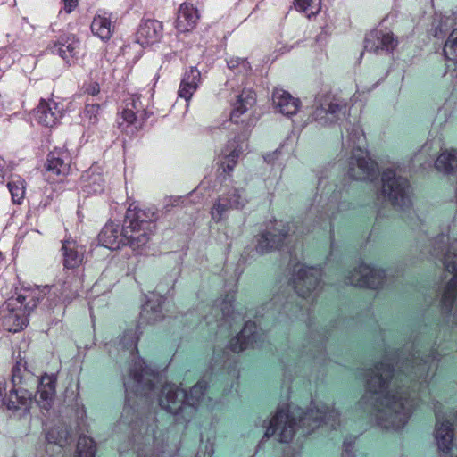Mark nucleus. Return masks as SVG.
Here are the masks:
<instances>
[{
	"mask_svg": "<svg viewBox=\"0 0 457 457\" xmlns=\"http://www.w3.org/2000/svg\"><path fill=\"white\" fill-rule=\"evenodd\" d=\"M316 410L311 409L303 413L300 408L292 411L279 409L270 421V426L265 431V436H276L279 442L287 443L292 440L296 431V420L300 426L306 428V433H310L320 427L322 421L330 423L335 428L337 411L328 406H316Z\"/></svg>",
	"mask_w": 457,
	"mask_h": 457,
	"instance_id": "nucleus-2",
	"label": "nucleus"
},
{
	"mask_svg": "<svg viewBox=\"0 0 457 457\" xmlns=\"http://www.w3.org/2000/svg\"><path fill=\"white\" fill-rule=\"evenodd\" d=\"M79 41L71 34H64L53 43L52 53L60 55L68 64L74 63L78 59Z\"/></svg>",
	"mask_w": 457,
	"mask_h": 457,
	"instance_id": "nucleus-16",
	"label": "nucleus"
},
{
	"mask_svg": "<svg viewBox=\"0 0 457 457\" xmlns=\"http://www.w3.org/2000/svg\"><path fill=\"white\" fill-rule=\"evenodd\" d=\"M275 108L286 116L295 114L300 107V101L293 97L288 92L277 88L272 95Z\"/></svg>",
	"mask_w": 457,
	"mask_h": 457,
	"instance_id": "nucleus-20",
	"label": "nucleus"
},
{
	"mask_svg": "<svg viewBox=\"0 0 457 457\" xmlns=\"http://www.w3.org/2000/svg\"><path fill=\"white\" fill-rule=\"evenodd\" d=\"M346 106V103L336 95H321L317 98L313 120L321 126L330 125L345 115Z\"/></svg>",
	"mask_w": 457,
	"mask_h": 457,
	"instance_id": "nucleus-7",
	"label": "nucleus"
},
{
	"mask_svg": "<svg viewBox=\"0 0 457 457\" xmlns=\"http://www.w3.org/2000/svg\"><path fill=\"white\" fill-rule=\"evenodd\" d=\"M69 433L66 428L56 427L51 428L46 436L47 447L53 446L56 448L57 453H61L62 445L67 442Z\"/></svg>",
	"mask_w": 457,
	"mask_h": 457,
	"instance_id": "nucleus-36",
	"label": "nucleus"
},
{
	"mask_svg": "<svg viewBox=\"0 0 457 457\" xmlns=\"http://www.w3.org/2000/svg\"><path fill=\"white\" fill-rule=\"evenodd\" d=\"M71 162V157L66 149H54L47 155L46 168L50 176L62 180L70 173Z\"/></svg>",
	"mask_w": 457,
	"mask_h": 457,
	"instance_id": "nucleus-12",
	"label": "nucleus"
},
{
	"mask_svg": "<svg viewBox=\"0 0 457 457\" xmlns=\"http://www.w3.org/2000/svg\"><path fill=\"white\" fill-rule=\"evenodd\" d=\"M5 400L4 405L10 410L26 409L31 403V394L26 389L13 386Z\"/></svg>",
	"mask_w": 457,
	"mask_h": 457,
	"instance_id": "nucleus-31",
	"label": "nucleus"
},
{
	"mask_svg": "<svg viewBox=\"0 0 457 457\" xmlns=\"http://www.w3.org/2000/svg\"><path fill=\"white\" fill-rule=\"evenodd\" d=\"M28 374L29 370L27 369V361L25 360V356H21V353H19L12 370V383L13 386H18L20 384H21L23 378Z\"/></svg>",
	"mask_w": 457,
	"mask_h": 457,
	"instance_id": "nucleus-39",
	"label": "nucleus"
},
{
	"mask_svg": "<svg viewBox=\"0 0 457 457\" xmlns=\"http://www.w3.org/2000/svg\"><path fill=\"white\" fill-rule=\"evenodd\" d=\"M86 91L88 95L96 96L100 92V86L96 82L90 83Z\"/></svg>",
	"mask_w": 457,
	"mask_h": 457,
	"instance_id": "nucleus-51",
	"label": "nucleus"
},
{
	"mask_svg": "<svg viewBox=\"0 0 457 457\" xmlns=\"http://www.w3.org/2000/svg\"><path fill=\"white\" fill-rule=\"evenodd\" d=\"M91 31L94 35H96L102 40H107L112 36V22L108 18L104 16H95L91 23Z\"/></svg>",
	"mask_w": 457,
	"mask_h": 457,
	"instance_id": "nucleus-34",
	"label": "nucleus"
},
{
	"mask_svg": "<svg viewBox=\"0 0 457 457\" xmlns=\"http://www.w3.org/2000/svg\"><path fill=\"white\" fill-rule=\"evenodd\" d=\"M155 220L156 213L154 212L130 205L126 212L123 224L125 245L129 246L137 253H141L148 245L154 234Z\"/></svg>",
	"mask_w": 457,
	"mask_h": 457,
	"instance_id": "nucleus-3",
	"label": "nucleus"
},
{
	"mask_svg": "<svg viewBox=\"0 0 457 457\" xmlns=\"http://www.w3.org/2000/svg\"><path fill=\"white\" fill-rule=\"evenodd\" d=\"M138 341V337L137 336L136 331L129 330L127 331L123 337L119 341V346L123 352H129L130 355H134V353L137 352V345Z\"/></svg>",
	"mask_w": 457,
	"mask_h": 457,
	"instance_id": "nucleus-43",
	"label": "nucleus"
},
{
	"mask_svg": "<svg viewBox=\"0 0 457 457\" xmlns=\"http://www.w3.org/2000/svg\"><path fill=\"white\" fill-rule=\"evenodd\" d=\"M163 303L164 298L162 295L153 294L143 306L141 318L148 323L162 320V305Z\"/></svg>",
	"mask_w": 457,
	"mask_h": 457,
	"instance_id": "nucleus-28",
	"label": "nucleus"
},
{
	"mask_svg": "<svg viewBox=\"0 0 457 457\" xmlns=\"http://www.w3.org/2000/svg\"><path fill=\"white\" fill-rule=\"evenodd\" d=\"M371 404V420L386 430L402 429L411 418L416 403L408 388L397 384V378L388 363L376 365L368 374L366 393L358 402L361 408Z\"/></svg>",
	"mask_w": 457,
	"mask_h": 457,
	"instance_id": "nucleus-1",
	"label": "nucleus"
},
{
	"mask_svg": "<svg viewBox=\"0 0 457 457\" xmlns=\"http://www.w3.org/2000/svg\"><path fill=\"white\" fill-rule=\"evenodd\" d=\"M62 116V110L54 100L42 99L37 107L36 118L46 127H54Z\"/></svg>",
	"mask_w": 457,
	"mask_h": 457,
	"instance_id": "nucleus-17",
	"label": "nucleus"
},
{
	"mask_svg": "<svg viewBox=\"0 0 457 457\" xmlns=\"http://www.w3.org/2000/svg\"><path fill=\"white\" fill-rule=\"evenodd\" d=\"M230 306H231L230 302L224 303L223 306L221 307V310H222L224 315H228Z\"/></svg>",
	"mask_w": 457,
	"mask_h": 457,
	"instance_id": "nucleus-54",
	"label": "nucleus"
},
{
	"mask_svg": "<svg viewBox=\"0 0 457 457\" xmlns=\"http://www.w3.org/2000/svg\"><path fill=\"white\" fill-rule=\"evenodd\" d=\"M6 390L5 382L0 381V405L4 404L5 397H4V393Z\"/></svg>",
	"mask_w": 457,
	"mask_h": 457,
	"instance_id": "nucleus-53",
	"label": "nucleus"
},
{
	"mask_svg": "<svg viewBox=\"0 0 457 457\" xmlns=\"http://www.w3.org/2000/svg\"><path fill=\"white\" fill-rule=\"evenodd\" d=\"M435 167L441 172L453 173L457 170V151L454 149L443 151L437 157Z\"/></svg>",
	"mask_w": 457,
	"mask_h": 457,
	"instance_id": "nucleus-33",
	"label": "nucleus"
},
{
	"mask_svg": "<svg viewBox=\"0 0 457 457\" xmlns=\"http://www.w3.org/2000/svg\"><path fill=\"white\" fill-rule=\"evenodd\" d=\"M353 137H354L353 139V144H355V143L361 144V142L364 139V135H363L362 131L359 130V129H355Z\"/></svg>",
	"mask_w": 457,
	"mask_h": 457,
	"instance_id": "nucleus-52",
	"label": "nucleus"
},
{
	"mask_svg": "<svg viewBox=\"0 0 457 457\" xmlns=\"http://www.w3.org/2000/svg\"><path fill=\"white\" fill-rule=\"evenodd\" d=\"M256 325L253 322H247L238 335L229 342V348L235 353H239L255 342Z\"/></svg>",
	"mask_w": 457,
	"mask_h": 457,
	"instance_id": "nucleus-25",
	"label": "nucleus"
},
{
	"mask_svg": "<svg viewBox=\"0 0 457 457\" xmlns=\"http://www.w3.org/2000/svg\"><path fill=\"white\" fill-rule=\"evenodd\" d=\"M80 281L75 276H68L61 285V297L64 302H71L79 295Z\"/></svg>",
	"mask_w": 457,
	"mask_h": 457,
	"instance_id": "nucleus-35",
	"label": "nucleus"
},
{
	"mask_svg": "<svg viewBox=\"0 0 457 457\" xmlns=\"http://www.w3.org/2000/svg\"><path fill=\"white\" fill-rule=\"evenodd\" d=\"M100 108L98 104H87L82 114L83 122L88 126L96 124L99 120Z\"/></svg>",
	"mask_w": 457,
	"mask_h": 457,
	"instance_id": "nucleus-45",
	"label": "nucleus"
},
{
	"mask_svg": "<svg viewBox=\"0 0 457 457\" xmlns=\"http://www.w3.org/2000/svg\"><path fill=\"white\" fill-rule=\"evenodd\" d=\"M56 378L53 375L42 376L37 386V402L45 409H48L55 395Z\"/></svg>",
	"mask_w": 457,
	"mask_h": 457,
	"instance_id": "nucleus-26",
	"label": "nucleus"
},
{
	"mask_svg": "<svg viewBox=\"0 0 457 457\" xmlns=\"http://www.w3.org/2000/svg\"><path fill=\"white\" fill-rule=\"evenodd\" d=\"M207 384L204 380L198 381L188 393H186L185 403L191 407L198 406L204 398Z\"/></svg>",
	"mask_w": 457,
	"mask_h": 457,
	"instance_id": "nucleus-37",
	"label": "nucleus"
},
{
	"mask_svg": "<svg viewBox=\"0 0 457 457\" xmlns=\"http://www.w3.org/2000/svg\"><path fill=\"white\" fill-rule=\"evenodd\" d=\"M386 277L385 270L366 263H361L346 277V283L355 287L376 289L382 286Z\"/></svg>",
	"mask_w": 457,
	"mask_h": 457,
	"instance_id": "nucleus-8",
	"label": "nucleus"
},
{
	"mask_svg": "<svg viewBox=\"0 0 457 457\" xmlns=\"http://www.w3.org/2000/svg\"><path fill=\"white\" fill-rule=\"evenodd\" d=\"M295 6L307 17H311L320 11L321 0H295Z\"/></svg>",
	"mask_w": 457,
	"mask_h": 457,
	"instance_id": "nucleus-42",
	"label": "nucleus"
},
{
	"mask_svg": "<svg viewBox=\"0 0 457 457\" xmlns=\"http://www.w3.org/2000/svg\"><path fill=\"white\" fill-rule=\"evenodd\" d=\"M278 154V151H276V152H274V154H272V156H273V155H277Z\"/></svg>",
	"mask_w": 457,
	"mask_h": 457,
	"instance_id": "nucleus-56",
	"label": "nucleus"
},
{
	"mask_svg": "<svg viewBox=\"0 0 457 457\" xmlns=\"http://www.w3.org/2000/svg\"><path fill=\"white\" fill-rule=\"evenodd\" d=\"M449 241V236L445 234L438 235L432 241V246L434 252L442 249L446 243Z\"/></svg>",
	"mask_w": 457,
	"mask_h": 457,
	"instance_id": "nucleus-48",
	"label": "nucleus"
},
{
	"mask_svg": "<svg viewBox=\"0 0 457 457\" xmlns=\"http://www.w3.org/2000/svg\"><path fill=\"white\" fill-rule=\"evenodd\" d=\"M231 208L225 201V196L216 200L211 211V217L215 222H220Z\"/></svg>",
	"mask_w": 457,
	"mask_h": 457,
	"instance_id": "nucleus-46",
	"label": "nucleus"
},
{
	"mask_svg": "<svg viewBox=\"0 0 457 457\" xmlns=\"http://www.w3.org/2000/svg\"><path fill=\"white\" fill-rule=\"evenodd\" d=\"M200 15L198 10L189 3L180 4L176 20V29L179 32L192 31L197 25Z\"/></svg>",
	"mask_w": 457,
	"mask_h": 457,
	"instance_id": "nucleus-18",
	"label": "nucleus"
},
{
	"mask_svg": "<svg viewBox=\"0 0 457 457\" xmlns=\"http://www.w3.org/2000/svg\"><path fill=\"white\" fill-rule=\"evenodd\" d=\"M444 54L448 61L457 62V29H453L444 46Z\"/></svg>",
	"mask_w": 457,
	"mask_h": 457,
	"instance_id": "nucleus-44",
	"label": "nucleus"
},
{
	"mask_svg": "<svg viewBox=\"0 0 457 457\" xmlns=\"http://www.w3.org/2000/svg\"><path fill=\"white\" fill-rule=\"evenodd\" d=\"M63 265L67 269L79 267L84 258L85 249L75 240L67 239L62 244Z\"/></svg>",
	"mask_w": 457,
	"mask_h": 457,
	"instance_id": "nucleus-21",
	"label": "nucleus"
},
{
	"mask_svg": "<svg viewBox=\"0 0 457 457\" xmlns=\"http://www.w3.org/2000/svg\"><path fill=\"white\" fill-rule=\"evenodd\" d=\"M255 100L256 96L252 89H244L233 104L230 119L235 122H238L237 118L251 109L254 105Z\"/></svg>",
	"mask_w": 457,
	"mask_h": 457,
	"instance_id": "nucleus-29",
	"label": "nucleus"
},
{
	"mask_svg": "<svg viewBox=\"0 0 457 457\" xmlns=\"http://www.w3.org/2000/svg\"><path fill=\"white\" fill-rule=\"evenodd\" d=\"M99 240L109 249H119L121 245H125L123 228L120 229L118 224L109 222L103 228Z\"/></svg>",
	"mask_w": 457,
	"mask_h": 457,
	"instance_id": "nucleus-22",
	"label": "nucleus"
},
{
	"mask_svg": "<svg viewBox=\"0 0 457 457\" xmlns=\"http://www.w3.org/2000/svg\"><path fill=\"white\" fill-rule=\"evenodd\" d=\"M63 10L66 13H71L78 5V0H62Z\"/></svg>",
	"mask_w": 457,
	"mask_h": 457,
	"instance_id": "nucleus-50",
	"label": "nucleus"
},
{
	"mask_svg": "<svg viewBox=\"0 0 457 457\" xmlns=\"http://www.w3.org/2000/svg\"><path fill=\"white\" fill-rule=\"evenodd\" d=\"M225 201L231 209H243L248 203V199L244 190L232 189L225 195Z\"/></svg>",
	"mask_w": 457,
	"mask_h": 457,
	"instance_id": "nucleus-40",
	"label": "nucleus"
},
{
	"mask_svg": "<svg viewBox=\"0 0 457 457\" xmlns=\"http://www.w3.org/2000/svg\"><path fill=\"white\" fill-rule=\"evenodd\" d=\"M377 172L376 163L361 146L356 147L350 159L348 175L356 180L371 179Z\"/></svg>",
	"mask_w": 457,
	"mask_h": 457,
	"instance_id": "nucleus-11",
	"label": "nucleus"
},
{
	"mask_svg": "<svg viewBox=\"0 0 457 457\" xmlns=\"http://www.w3.org/2000/svg\"><path fill=\"white\" fill-rule=\"evenodd\" d=\"M146 119L145 114L135 113L131 109L123 108L118 117V126L122 131L133 134L143 128Z\"/></svg>",
	"mask_w": 457,
	"mask_h": 457,
	"instance_id": "nucleus-24",
	"label": "nucleus"
},
{
	"mask_svg": "<svg viewBox=\"0 0 457 457\" xmlns=\"http://www.w3.org/2000/svg\"><path fill=\"white\" fill-rule=\"evenodd\" d=\"M228 66L231 69L238 68L239 66H241L242 69L245 71L250 69L249 62L246 60L231 59L228 62Z\"/></svg>",
	"mask_w": 457,
	"mask_h": 457,
	"instance_id": "nucleus-49",
	"label": "nucleus"
},
{
	"mask_svg": "<svg viewBox=\"0 0 457 457\" xmlns=\"http://www.w3.org/2000/svg\"><path fill=\"white\" fill-rule=\"evenodd\" d=\"M402 368L403 372L419 379L426 378L428 372V361L420 357L419 352H415Z\"/></svg>",
	"mask_w": 457,
	"mask_h": 457,
	"instance_id": "nucleus-30",
	"label": "nucleus"
},
{
	"mask_svg": "<svg viewBox=\"0 0 457 457\" xmlns=\"http://www.w3.org/2000/svg\"><path fill=\"white\" fill-rule=\"evenodd\" d=\"M95 453L96 445L92 438L86 436H79L75 457H95Z\"/></svg>",
	"mask_w": 457,
	"mask_h": 457,
	"instance_id": "nucleus-41",
	"label": "nucleus"
},
{
	"mask_svg": "<svg viewBox=\"0 0 457 457\" xmlns=\"http://www.w3.org/2000/svg\"><path fill=\"white\" fill-rule=\"evenodd\" d=\"M241 151L242 148L236 139L228 141L225 149L219 156V170H222V173L229 175L237 164Z\"/></svg>",
	"mask_w": 457,
	"mask_h": 457,
	"instance_id": "nucleus-23",
	"label": "nucleus"
},
{
	"mask_svg": "<svg viewBox=\"0 0 457 457\" xmlns=\"http://www.w3.org/2000/svg\"><path fill=\"white\" fill-rule=\"evenodd\" d=\"M289 230V225L283 221L270 224L260 235L255 246L256 251L264 254L280 247L287 237Z\"/></svg>",
	"mask_w": 457,
	"mask_h": 457,
	"instance_id": "nucleus-9",
	"label": "nucleus"
},
{
	"mask_svg": "<svg viewBox=\"0 0 457 457\" xmlns=\"http://www.w3.org/2000/svg\"><path fill=\"white\" fill-rule=\"evenodd\" d=\"M44 294L38 287L21 288L15 295L10 297L6 302L9 311L4 317V324L7 329L12 332H19L27 327L28 315L33 311Z\"/></svg>",
	"mask_w": 457,
	"mask_h": 457,
	"instance_id": "nucleus-4",
	"label": "nucleus"
},
{
	"mask_svg": "<svg viewBox=\"0 0 457 457\" xmlns=\"http://www.w3.org/2000/svg\"><path fill=\"white\" fill-rule=\"evenodd\" d=\"M186 392L175 384L163 386L159 398L160 406L167 411L177 414L185 404Z\"/></svg>",
	"mask_w": 457,
	"mask_h": 457,
	"instance_id": "nucleus-14",
	"label": "nucleus"
},
{
	"mask_svg": "<svg viewBox=\"0 0 457 457\" xmlns=\"http://www.w3.org/2000/svg\"><path fill=\"white\" fill-rule=\"evenodd\" d=\"M443 264L453 276L444 288L442 306L445 312H453L457 321V240L448 244L443 254Z\"/></svg>",
	"mask_w": 457,
	"mask_h": 457,
	"instance_id": "nucleus-5",
	"label": "nucleus"
},
{
	"mask_svg": "<svg viewBox=\"0 0 457 457\" xmlns=\"http://www.w3.org/2000/svg\"><path fill=\"white\" fill-rule=\"evenodd\" d=\"M265 159L267 160V162H271L274 160L271 155H267V157Z\"/></svg>",
	"mask_w": 457,
	"mask_h": 457,
	"instance_id": "nucleus-55",
	"label": "nucleus"
},
{
	"mask_svg": "<svg viewBox=\"0 0 457 457\" xmlns=\"http://www.w3.org/2000/svg\"><path fill=\"white\" fill-rule=\"evenodd\" d=\"M397 39L392 32L373 30L365 39V50L375 54L392 52L397 46Z\"/></svg>",
	"mask_w": 457,
	"mask_h": 457,
	"instance_id": "nucleus-15",
	"label": "nucleus"
},
{
	"mask_svg": "<svg viewBox=\"0 0 457 457\" xmlns=\"http://www.w3.org/2000/svg\"><path fill=\"white\" fill-rule=\"evenodd\" d=\"M201 82V73L195 68L191 67L189 71H186L181 80L179 96L188 101Z\"/></svg>",
	"mask_w": 457,
	"mask_h": 457,
	"instance_id": "nucleus-27",
	"label": "nucleus"
},
{
	"mask_svg": "<svg viewBox=\"0 0 457 457\" xmlns=\"http://www.w3.org/2000/svg\"><path fill=\"white\" fill-rule=\"evenodd\" d=\"M381 195L401 209L411 205V190L408 180L396 176L391 170H386L382 175Z\"/></svg>",
	"mask_w": 457,
	"mask_h": 457,
	"instance_id": "nucleus-6",
	"label": "nucleus"
},
{
	"mask_svg": "<svg viewBox=\"0 0 457 457\" xmlns=\"http://www.w3.org/2000/svg\"><path fill=\"white\" fill-rule=\"evenodd\" d=\"M125 109H131L132 112L138 114H145V117L148 116V112L146 108L144 106L141 101V97L138 95H129L124 100V107Z\"/></svg>",
	"mask_w": 457,
	"mask_h": 457,
	"instance_id": "nucleus-47",
	"label": "nucleus"
},
{
	"mask_svg": "<svg viewBox=\"0 0 457 457\" xmlns=\"http://www.w3.org/2000/svg\"><path fill=\"white\" fill-rule=\"evenodd\" d=\"M162 35V24L155 20L144 21L137 30V41L142 46L157 43Z\"/></svg>",
	"mask_w": 457,
	"mask_h": 457,
	"instance_id": "nucleus-19",
	"label": "nucleus"
},
{
	"mask_svg": "<svg viewBox=\"0 0 457 457\" xmlns=\"http://www.w3.org/2000/svg\"><path fill=\"white\" fill-rule=\"evenodd\" d=\"M7 187L13 203L21 204L25 195V180L18 175H13L11 177V180L8 182Z\"/></svg>",
	"mask_w": 457,
	"mask_h": 457,
	"instance_id": "nucleus-38",
	"label": "nucleus"
},
{
	"mask_svg": "<svg viewBox=\"0 0 457 457\" xmlns=\"http://www.w3.org/2000/svg\"><path fill=\"white\" fill-rule=\"evenodd\" d=\"M436 425L435 428V439L439 451L446 454L452 449L453 440V424L446 413L436 411Z\"/></svg>",
	"mask_w": 457,
	"mask_h": 457,
	"instance_id": "nucleus-13",
	"label": "nucleus"
},
{
	"mask_svg": "<svg viewBox=\"0 0 457 457\" xmlns=\"http://www.w3.org/2000/svg\"><path fill=\"white\" fill-rule=\"evenodd\" d=\"M130 376L133 378L137 386L139 388L143 384L152 387V378L154 377L151 369L146 367L144 361L137 360L134 367L130 370Z\"/></svg>",
	"mask_w": 457,
	"mask_h": 457,
	"instance_id": "nucleus-32",
	"label": "nucleus"
},
{
	"mask_svg": "<svg viewBox=\"0 0 457 457\" xmlns=\"http://www.w3.org/2000/svg\"><path fill=\"white\" fill-rule=\"evenodd\" d=\"M320 276V269L299 265L294 275L293 287L299 295L306 298L318 288Z\"/></svg>",
	"mask_w": 457,
	"mask_h": 457,
	"instance_id": "nucleus-10",
	"label": "nucleus"
}]
</instances>
